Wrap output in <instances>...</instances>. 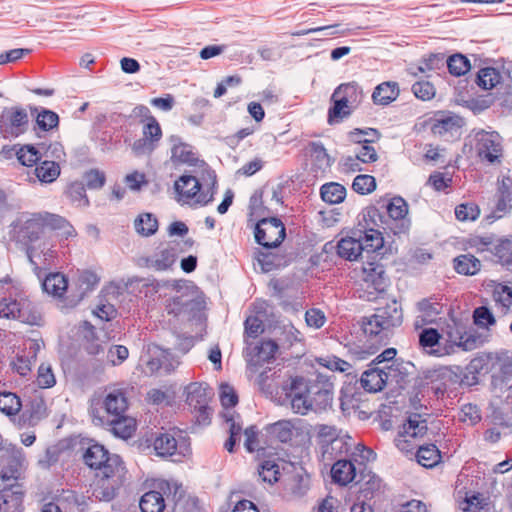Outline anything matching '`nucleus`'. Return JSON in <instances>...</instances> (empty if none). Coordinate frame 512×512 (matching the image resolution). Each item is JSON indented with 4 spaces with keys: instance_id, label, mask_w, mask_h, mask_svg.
Returning a JSON list of instances; mask_svg holds the SVG:
<instances>
[{
    "instance_id": "5701e85b",
    "label": "nucleus",
    "mask_w": 512,
    "mask_h": 512,
    "mask_svg": "<svg viewBox=\"0 0 512 512\" xmlns=\"http://www.w3.org/2000/svg\"><path fill=\"white\" fill-rule=\"evenodd\" d=\"M103 407L107 418L125 414L128 408V402L124 392L121 390L109 392L103 400Z\"/></svg>"
},
{
    "instance_id": "de8ad7c7",
    "label": "nucleus",
    "mask_w": 512,
    "mask_h": 512,
    "mask_svg": "<svg viewBox=\"0 0 512 512\" xmlns=\"http://www.w3.org/2000/svg\"><path fill=\"white\" fill-rule=\"evenodd\" d=\"M19 162L24 166H33L41 160V150L33 145H25L16 151Z\"/></svg>"
},
{
    "instance_id": "20e7f679",
    "label": "nucleus",
    "mask_w": 512,
    "mask_h": 512,
    "mask_svg": "<svg viewBox=\"0 0 512 512\" xmlns=\"http://www.w3.org/2000/svg\"><path fill=\"white\" fill-rule=\"evenodd\" d=\"M30 119L27 110L21 106L4 107L0 112V138L16 139L29 128Z\"/></svg>"
},
{
    "instance_id": "3c124183",
    "label": "nucleus",
    "mask_w": 512,
    "mask_h": 512,
    "mask_svg": "<svg viewBox=\"0 0 512 512\" xmlns=\"http://www.w3.org/2000/svg\"><path fill=\"white\" fill-rule=\"evenodd\" d=\"M493 298L504 310L512 305V284H497L493 291Z\"/></svg>"
},
{
    "instance_id": "4468645a",
    "label": "nucleus",
    "mask_w": 512,
    "mask_h": 512,
    "mask_svg": "<svg viewBox=\"0 0 512 512\" xmlns=\"http://www.w3.org/2000/svg\"><path fill=\"white\" fill-rule=\"evenodd\" d=\"M169 142L171 144V162L174 164L197 165L199 160L191 145L185 143L177 135L170 136Z\"/></svg>"
},
{
    "instance_id": "58836bf2",
    "label": "nucleus",
    "mask_w": 512,
    "mask_h": 512,
    "mask_svg": "<svg viewBox=\"0 0 512 512\" xmlns=\"http://www.w3.org/2000/svg\"><path fill=\"white\" fill-rule=\"evenodd\" d=\"M417 462L424 467L435 466L441 458L440 451L434 444L419 446L416 453Z\"/></svg>"
},
{
    "instance_id": "6ab92c4d",
    "label": "nucleus",
    "mask_w": 512,
    "mask_h": 512,
    "mask_svg": "<svg viewBox=\"0 0 512 512\" xmlns=\"http://www.w3.org/2000/svg\"><path fill=\"white\" fill-rule=\"evenodd\" d=\"M417 309L419 315L415 321L416 327L434 323L437 317L442 313V305L432 298L423 299L418 302Z\"/></svg>"
},
{
    "instance_id": "09e8293b",
    "label": "nucleus",
    "mask_w": 512,
    "mask_h": 512,
    "mask_svg": "<svg viewBox=\"0 0 512 512\" xmlns=\"http://www.w3.org/2000/svg\"><path fill=\"white\" fill-rule=\"evenodd\" d=\"M445 62L449 72L455 76L464 75L470 70L469 60L461 54L452 55Z\"/></svg>"
},
{
    "instance_id": "f704fd0d",
    "label": "nucleus",
    "mask_w": 512,
    "mask_h": 512,
    "mask_svg": "<svg viewBox=\"0 0 512 512\" xmlns=\"http://www.w3.org/2000/svg\"><path fill=\"white\" fill-rule=\"evenodd\" d=\"M43 289L53 296H62L67 290L68 281L61 273H52L43 281Z\"/></svg>"
},
{
    "instance_id": "c9c22d12",
    "label": "nucleus",
    "mask_w": 512,
    "mask_h": 512,
    "mask_svg": "<svg viewBox=\"0 0 512 512\" xmlns=\"http://www.w3.org/2000/svg\"><path fill=\"white\" fill-rule=\"evenodd\" d=\"M139 506L142 512H163L164 497L158 491H149L141 497Z\"/></svg>"
},
{
    "instance_id": "4c0bfd02",
    "label": "nucleus",
    "mask_w": 512,
    "mask_h": 512,
    "mask_svg": "<svg viewBox=\"0 0 512 512\" xmlns=\"http://www.w3.org/2000/svg\"><path fill=\"white\" fill-rule=\"evenodd\" d=\"M37 178L44 183L55 181L60 175V166L56 161L43 160L35 168Z\"/></svg>"
},
{
    "instance_id": "6e6d98bb",
    "label": "nucleus",
    "mask_w": 512,
    "mask_h": 512,
    "mask_svg": "<svg viewBox=\"0 0 512 512\" xmlns=\"http://www.w3.org/2000/svg\"><path fill=\"white\" fill-rule=\"evenodd\" d=\"M256 350V362H266L272 359L278 350V344L273 340H264L258 346Z\"/></svg>"
},
{
    "instance_id": "a878e982",
    "label": "nucleus",
    "mask_w": 512,
    "mask_h": 512,
    "mask_svg": "<svg viewBox=\"0 0 512 512\" xmlns=\"http://www.w3.org/2000/svg\"><path fill=\"white\" fill-rule=\"evenodd\" d=\"M362 330L369 339H375L376 342L384 341L389 335L388 329L384 328V324L380 321L376 313L363 319Z\"/></svg>"
},
{
    "instance_id": "393cba45",
    "label": "nucleus",
    "mask_w": 512,
    "mask_h": 512,
    "mask_svg": "<svg viewBox=\"0 0 512 512\" xmlns=\"http://www.w3.org/2000/svg\"><path fill=\"white\" fill-rule=\"evenodd\" d=\"M376 315L384 324V328H387L388 331L392 327L401 325L403 320L402 309L398 302L395 300L388 303L385 307L378 309Z\"/></svg>"
},
{
    "instance_id": "9b49d317",
    "label": "nucleus",
    "mask_w": 512,
    "mask_h": 512,
    "mask_svg": "<svg viewBox=\"0 0 512 512\" xmlns=\"http://www.w3.org/2000/svg\"><path fill=\"white\" fill-rule=\"evenodd\" d=\"M162 137L161 127L156 118H151L150 123H145L142 128V138L134 141L132 152L135 156L151 154L157 147Z\"/></svg>"
},
{
    "instance_id": "6e6552de",
    "label": "nucleus",
    "mask_w": 512,
    "mask_h": 512,
    "mask_svg": "<svg viewBox=\"0 0 512 512\" xmlns=\"http://www.w3.org/2000/svg\"><path fill=\"white\" fill-rule=\"evenodd\" d=\"M156 454L160 457H184L189 453L190 447L183 436L175 437V432L160 433L153 442Z\"/></svg>"
},
{
    "instance_id": "cd10ccee",
    "label": "nucleus",
    "mask_w": 512,
    "mask_h": 512,
    "mask_svg": "<svg viewBox=\"0 0 512 512\" xmlns=\"http://www.w3.org/2000/svg\"><path fill=\"white\" fill-rule=\"evenodd\" d=\"M335 248L337 249V254L341 258L349 261H354L359 257H363L362 255L364 253L362 244L359 243L358 239L352 237L342 238L338 241Z\"/></svg>"
},
{
    "instance_id": "0eeeda50",
    "label": "nucleus",
    "mask_w": 512,
    "mask_h": 512,
    "mask_svg": "<svg viewBox=\"0 0 512 512\" xmlns=\"http://www.w3.org/2000/svg\"><path fill=\"white\" fill-rule=\"evenodd\" d=\"M255 240L265 248H276L286 236L285 226L280 219L263 218L256 224Z\"/></svg>"
},
{
    "instance_id": "ddd939ff",
    "label": "nucleus",
    "mask_w": 512,
    "mask_h": 512,
    "mask_svg": "<svg viewBox=\"0 0 512 512\" xmlns=\"http://www.w3.org/2000/svg\"><path fill=\"white\" fill-rule=\"evenodd\" d=\"M392 372V366L370 368L363 372L361 385L368 392H378L384 388Z\"/></svg>"
},
{
    "instance_id": "473e14b6",
    "label": "nucleus",
    "mask_w": 512,
    "mask_h": 512,
    "mask_svg": "<svg viewBox=\"0 0 512 512\" xmlns=\"http://www.w3.org/2000/svg\"><path fill=\"white\" fill-rule=\"evenodd\" d=\"M357 483L361 484L360 493L365 499L372 498L381 488V479L370 471L367 473L364 470L361 471Z\"/></svg>"
},
{
    "instance_id": "7ed1b4c3",
    "label": "nucleus",
    "mask_w": 512,
    "mask_h": 512,
    "mask_svg": "<svg viewBox=\"0 0 512 512\" xmlns=\"http://www.w3.org/2000/svg\"><path fill=\"white\" fill-rule=\"evenodd\" d=\"M0 317L29 325H39L41 322L40 313L19 290L0 300Z\"/></svg>"
},
{
    "instance_id": "a19ab883",
    "label": "nucleus",
    "mask_w": 512,
    "mask_h": 512,
    "mask_svg": "<svg viewBox=\"0 0 512 512\" xmlns=\"http://www.w3.org/2000/svg\"><path fill=\"white\" fill-rule=\"evenodd\" d=\"M358 240L363 246V252L366 254L375 253L377 250L381 249L384 244L381 233L374 229L365 231L364 235Z\"/></svg>"
},
{
    "instance_id": "79ce46f5",
    "label": "nucleus",
    "mask_w": 512,
    "mask_h": 512,
    "mask_svg": "<svg viewBox=\"0 0 512 512\" xmlns=\"http://www.w3.org/2000/svg\"><path fill=\"white\" fill-rule=\"evenodd\" d=\"M501 75L498 70L492 67L481 69L477 75V84L479 87L490 90L500 83Z\"/></svg>"
},
{
    "instance_id": "338daca9",
    "label": "nucleus",
    "mask_w": 512,
    "mask_h": 512,
    "mask_svg": "<svg viewBox=\"0 0 512 512\" xmlns=\"http://www.w3.org/2000/svg\"><path fill=\"white\" fill-rule=\"evenodd\" d=\"M21 470V460L17 457H11L1 471V478L3 481L17 480L20 477Z\"/></svg>"
},
{
    "instance_id": "8fccbe9b",
    "label": "nucleus",
    "mask_w": 512,
    "mask_h": 512,
    "mask_svg": "<svg viewBox=\"0 0 512 512\" xmlns=\"http://www.w3.org/2000/svg\"><path fill=\"white\" fill-rule=\"evenodd\" d=\"M21 408L20 399L11 392L0 393V411L6 415H14Z\"/></svg>"
},
{
    "instance_id": "f03ea898",
    "label": "nucleus",
    "mask_w": 512,
    "mask_h": 512,
    "mask_svg": "<svg viewBox=\"0 0 512 512\" xmlns=\"http://www.w3.org/2000/svg\"><path fill=\"white\" fill-rule=\"evenodd\" d=\"M201 162L202 177L198 179L192 175H182L175 181L174 188L184 203L195 199V202L206 205L213 200L216 185L215 172L204 161Z\"/></svg>"
},
{
    "instance_id": "412c9836",
    "label": "nucleus",
    "mask_w": 512,
    "mask_h": 512,
    "mask_svg": "<svg viewBox=\"0 0 512 512\" xmlns=\"http://www.w3.org/2000/svg\"><path fill=\"white\" fill-rule=\"evenodd\" d=\"M311 171L315 177H322L331 166V159L321 143L310 144Z\"/></svg>"
},
{
    "instance_id": "2eb2a0df",
    "label": "nucleus",
    "mask_w": 512,
    "mask_h": 512,
    "mask_svg": "<svg viewBox=\"0 0 512 512\" xmlns=\"http://www.w3.org/2000/svg\"><path fill=\"white\" fill-rule=\"evenodd\" d=\"M387 213L396 221L395 234L406 233L410 228V220L407 218L408 204L402 197L392 198L387 205Z\"/></svg>"
},
{
    "instance_id": "1a4fd4ad",
    "label": "nucleus",
    "mask_w": 512,
    "mask_h": 512,
    "mask_svg": "<svg viewBox=\"0 0 512 512\" xmlns=\"http://www.w3.org/2000/svg\"><path fill=\"white\" fill-rule=\"evenodd\" d=\"M475 150L477 155L489 163L496 162L502 153L501 137L496 132H486L484 130L475 133Z\"/></svg>"
},
{
    "instance_id": "ea45409f",
    "label": "nucleus",
    "mask_w": 512,
    "mask_h": 512,
    "mask_svg": "<svg viewBox=\"0 0 512 512\" xmlns=\"http://www.w3.org/2000/svg\"><path fill=\"white\" fill-rule=\"evenodd\" d=\"M318 435L323 438L325 442H330L332 450L342 451L343 448L347 451V442L343 438H338L337 429L330 425H319Z\"/></svg>"
},
{
    "instance_id": "423d86ee",
    "label": "nucleus",
    "mask_w": 512,
    "mask_h": 512,
    "mask_svg": "<svg viewBox=\"0 0 512 512\" xmlns=\"http://www.w3.org/2000/svg\"><path fill=\"white\" fill-rule=\"evenodd\" d=\"M427 429V422L420 414L410 415L395 438L396 447L402 452H411L416 447L413 441L422 438Z\"/></svg>"
},
{
    "instance_id": "aec40b11",
    "label": "nucleus",
    "mask_w": 512,
    "mask_h": 512,
    "mask_svg": "<svg viewBox=\"0 0 512 512\" xmlns=\"http://www.w3.org/2000/svg\"><path fill=\"white\" fill-rule=\"evenodd\" d=\"M356 470L352 460L340 459L331 468L332 480L341 486H346L357 478Z\"/></svg>"
},
{
    "instance_id": "13d9d810",
    "label": "nucleus",
    "mask_w": 512,
    "mask_h": 512,
    "mask_svg": "<svg viewBox=\"0 0 512 512\" xmlns=\"http://www.w3.org/2000/svg\"><path fill=\"white\" fill-rule=\"evenodd\" d=\"M500 199L498 209L504 210L512 207V178L504 177L499 187Z\"/></svg>"
},
{
    "instance_id": "c85d7f7f",
    "label": "nucleus",
    "mask_w": 512,
    "mask_h": 512,
    "mask_svg": "<svg viewBox=\"0 0 512 512\" xmlns=\"http://www.w3.org/2000/svg\"><path fill=\"white\" fill-rule=\"evenodd\" d=\"M55 254V250H53L52 246L47 242H43L38 245H30L27 249V256L30 262L35 266H38L39 264L37 259L41 260L44 265H50Z\"/></svg>"
},
{
    "instance_id": "49530a36",
    "label": "nucleus",
    "mask_w": 512,
    "mask_h": 512,
    "mask_svg": "<svg viewBox=\"0 0 512 512\" xmlns=\"http://www.w3.org/2000/svg\"><path fill=\"white\" fill-rule=\"evenodd\" d=\"M310 389H314L312 391V400L314 402V409H325L327 406L331 405L333 396L332 392L328 388H321L318 384L310 385Z\"/></svg>"
},
{
    "instance_id": "c756f323",
    "label": "nucleus",
    "mask_w": 512,
    "mask_h": 512,
    "mask_svg": "<svg viewBox=\"0 0 512 512\" xmlns=\"http://www.w3.org/2000/svg\"><path fill=\"white\" fill-rule=\"evenodd\" d=\"M334 97H341L354 108L362 101L363 93L361 87L356 82L344 83L336 88Z\"/></svg>"
},
{
    "instance_id": "69168bd1",
    "label": "nucleus",
    "mask_w": 512,
    "mask_h": 512,
    "mask_svg": "<svg viewBox=\"0 0 512 512\" xmlns=\"http://www.w3.org/2000/svg\"><path fill=\"white\" fill-rule=\"evenodd\" d=\"M270 433L280 442L286 443L292 439L293 430L289 421H279L271 425Z\"/></svg>"
},
{
    "instance_id": "f3484780",
    "label": "nucleus",
    "mask_w": 512,
    "mask_h": 512,
    "mask_svg": "<svg viewBox=\"0 0 512 512\" xmlns=\"http://www.w3.org/2000/svg\"><path fill=\"white\" fill-rule=\"evenodd\" d=\"M97 470V478L120 485L123 483L125 467L118 455L112 454Z\"/></svg>"
},
{
    "instance_id": "bf43d9fd",
    "label": "nucleus",
    "mask_w": 512,
    "mask_h": 512,
    "mask_svg": "<svg viewBox=\"0 0 512 512\" xmlns=\"http://www.w3.org/2000/svg\"><path fill=\"white\" fill-rule=\"evenodd\" d=\"M448 338L450 343L462 348L464 351L473 350L476 347V339L473 336L466 333L462 334L458 330L455 333L449 332Z\"/></svg>"
},
{
    "instance_id": "f8f14e48",
    "label": "nucleus",
    "mask_w": 512,
    "mask_h": 512,
    "mask_svg": "<svg viewBox=\"0 0 512 512\" xmlns=\"http://www.w3.org/2000/svg\"><path fill=\"white\" fill-rule=\"evenodd\" d=\"M176 260L177 249L167 246L157 249L149 256L139 258L138 265L156 272H164L172 269Z\"/></svg>"
},
{
    "instance_id": "f257e3e1",
    "label": "nucleus",
    "mask_w": 512,
    "mask_h": 512,
    "mask_svg": "<svg viewBox=\"0 0 512 512\" xmlns=\"http://www.w3.org/2000/svg\"><path fill=\"white\" fill-rule=\"evenodd\" d=\"M47 230L57 231L66 239L76 235L74 227L64 217L49 212L31 214L21 222L18 235L32 244L44 238Z\"/></svg>"
},
{
    "instance_id": "37998d69",
    "label": "nucleus",
    "mask_w": 512,
    "mask_h": 512,
    "mask_svg": "<svg viewBox=\"0 0 512 512\" xmlns=\"http://www.w3.org/2000/svg\"><path fill=\"white\" fill-rule=\"evenodd\" d=\"M120 486V484H115L98 478L93 488V496L101 501H110L115 497L116 490Z\"/></svg>"
},
{
    "instance_id": "603ef678",
    "label": "nucleus",
    "mask_w": 512,
    "mask_h": 512,
    "mask_svg": "<svg viewBox=\"0 0 512 512\" xmlns=\"http://www.w3.org/2000/svg\"><path fill=\"white\" fill-rule=\"evenodd\" d=\"M461 119L453 116H446L436 120L433 124L432 131L434 134L443 135L452 132L460 127Z\"/></svg>"
},
{
    "instance_id": "a211bd4d",
    "label": "nucleus",
    "mask_w": 512,
    "mask_h": 512,
    "mask_svg": "<svg viewBox=\"0 0 512 512\" xmlns=\"http://www.w3.org/2000/svg\"><path fill=\"white\" fill-rule=\"evenodd\" d=\"M363 280L367 287H372L377 292L386 289L388 279L383 265L376 262H367L363 266Z\"/></svg>"
},
{
    "instance_id": "4be33fe9",
    "label": "nucleus",
    "mask_w": 512,
    "mask_h": 512,
    "mask_svg": "<svg viewBox=\"0 0 512 512\" xmlns=\"http://www.w3.org/2000/svg\"><path fill=\"white\" fill-rule=\"evenodd\" d=\"M440 339L441 335L437 329L425 328L419 334V345L427 354L440 357L448 354L445 349H440Z\"/></svg>"
},
{
    "instance_id": "b1692460",
    "label": "nucleus",
    "mask_w": 512,
    "mask_h": 512,
    "mask_svg": "<svg viewBox=\"0 0 512 512\" xmlns=\"http://www.w3.org/2000/svg\"><path fill=\"white\" fill-rule=\"evenodd\" d=\"M106 424L110 427L114 435L123 439L131 437L136 429L135 420L125 414L106 418Z\"/></svg>"
},
{
    "instance_id": "680f3d73",
    "label": "nucleus",
    "mask_w": 512,
    "mask_h": 512,
    "mask_svg": "<svg viewBox=\"0 0 512 512\" xmlns=\"http://www.w3.org/2000/svg\"><path fill=\"white\" fill-rule=\"evenodd\" d=\"M68 197L79 205L88 206L89 200L86 196L85 185L82 182H72L66 191Z\"/></svg>"
},
{
    "instance_id": "a18cd8bd",
    "label": "nucleus",
    "mask_w": 512,
    "mask_h": 512,
    "mask_svg": "<svg viewBox=\"0 0 512 512\" xmlns=\"http://www.w3.org/2000/svg\"><path fill=\"white\" fill-rule=\"evenodd\" d=\"M493 251L501 265L512 271V239L501 240Z\"/></svg>"
},
{
    "instance_id": "0e129e2a",
    "label": "nucleus",
    "mask_w": 512,
    "mask_h": 512,
    "mask_svg": "<svg viewBox=\"0 0 512 512\" xmlns=\"http://www.w3.org/2000/svg\"><path fill=\"white\" fill-rule=\"evenodd\" d=\"M36 123L41 130L48 131L54 127H57L59 123V117L55 112L48 109H43L38 113L36 117Z\"/></svg>"
},
{
    "instance_id": "e433bc0d",
    "label": "nucleus",
    "mask_w": 512,
    "mask_h": 512,
    "mask_svg": "<svg viewBox=\"0 0 512 512\" xmlns=\"http://www.w3.org/2000/svg\"><path fill=\"white\" fill-rule=\"evenodd\" d=\"M454 268L459 274L475 275L480 271L481 262L471 254H464L454 259Z\"/></svg>"
},
{
    "instance_id": "9d476101",
    "label": "nucleus",
    "mask_w": 512,
    "mask_h": 512,
    "mask_svg": "<svg viewBox=\"0 0 512 512\" xmlns=\"http://www.w3.org/2000/svg\"><path fill=\"white\" fill-rule=\"evenodd\" d=\"M212 389L204 383H191L186 387V402L199 413L198 420L205 421L209 417L208 402Z\"/></svg>"
},
{
    "instance_id": "c03bdc74",
    "label": "nucleus",
    "mask_w": 512,
    "mask_h": 512,
    "mask_svg": "<svg viewBox=\"0 0 512 512\" xmlns=\"http://www.w3.org/2000/svg\"><path fill=\"white\" fill-rule=\"evenodd\" d=\"M464 505V512H496L492 503L480 495L466 498Z\"/></svg>"
},
{
    "instance_id": "7c9ffc66",
    "label": "nucleus",
    "mask_w": 512,
    "mask_h": 512,
    "mask_svg": "<svg viewBox=\"0 0 512 512\" xmlns=\"http://www.w3.org/2000/svg\"><path fill=\"white\" fill-rule=\"evenodd\" d=\"M111 456L109 452L100 444H92L84 454V461L90 467L98 469Z\"/></svg>"
},
{
    "instance_id": "5fc2aeb1",
    "label": "nucleus",
    "mask_w": 512,
    "mask_h": 512,
    "mask_svg": "<svg viewBox=\"0 0 512 512\" xmlns=\"http://www.w3.org/2000/svg\"><path fill=\"white\" fill-rule=\"evenodd\" d=\"M99 281L100 278L98 277V275L90 270L81 271L77 277V284L80 290L82 291V294H85L95 289Z\"/></svg>"
},
{
    "instance_id": "e2e57ef3",
    "label": "nucleus",
    "mask_w": 512,
    "mask_h": 512,
    "mask_svg": "<svg viewBox=\"0 0 512 512\" xmlns=\"http://www.w3.org/2000/svg\"><path fill=\"white\" fill-rule=\"evenodd\" d=\"M37 384L40 388H51L56 384V378L50 364L42 363L38 368Z\"/></svg>"
},
{
    "instance_id": "dca6fc26",
    "label": "nucleus",
    "mask_w": 512,
    "mask_h": 512,
    "mask_svg": "<svg viewBox=\"0 0 512 512\" xmlns=\"http://www.w3.org/2000/svg\"><path fill=\"white\" fill-rule=\"evenodd\" d=\"M24 491L19 485L0 489V512H23Z\"/></svg>"
},
{
    "instance_id": "774afa93",
    "label": "nucleus",
    "mask_w": 512,
    "mask_h": 512,
    "mask_svg": "<svg viewBox=\"0 0 512 512\" xmlns=\"http://www.w3.org/2000/svg\"><path fill=\"white\" fill-rule=\"evenodd\" d=\"M279 466L273 461H264L259 470V476L264 482L273 484L278 481Z\"/></svg>"
},
{
    "instance_id": "39448f33",
    "label": "nucleus",
    "mask_w": 512,
    "mask_h": 512,
    "mask_svg": "<svg viewBox=\"0 0 512 512\" xmlns=\"http://www.w3.org/2000/svg\"><path fill=\"white\" fill-rule=\"evenodd\" d=\"M310 384L303 377H291L284 385L283 391L290 400L292 410L300 415H306L314 409Z\"/></svg>"
},
{
    "instance_id": "4d7b16f0",
    "label": "nucleus",
    "mask_w": 512,
    "mask_h": 512,
    "mask_svg": "<svg viewBox=\"0 0 512 512\" xmlns=\"http://www.w3.org/2000/svg\"><path fill=\"white\" fill-rule=\"evenodd\" d=\"M352 188L359 194H369L376 188L375 178L366 174L358 175L352 183Z\"/></svg>"
},
{
    "instance_id": "72a5a7b5",
    "label": "nucleus",
    "mask_w": 512,
    "mask_h": 512,
    "mask_svg": "<svg viewBox=\"0 0 512 512\" xmlns=\"http://www.w3.org/2000/svg\"><path fill=\"white\" fill-rule=\"evenodd\" d=\"M134 227L138 234L149 237L157 232L158 220L151 213H142L135 219Z\"/></svg>"
},
{
    "instance_id": "bb28decb",
    "label": "nucleus",
    "mask_w": 512,
    "mask_h": 512,
    "mask_svg": "<svg viewBox=\"0 0 512 512\" xmlns=\"http://www.w3.org/2000/svg\"><path fill=\"white\" fill-rule=\"evenodd\" d=\"M399 86L396 82H383L373 91L372 99L377 105H388L399 96Z\"/></svg>"
},
{
    "instance_id": "864d4df0",
    "label": "nucleus",
    "mask_w": 512,
    "mask_h": 512,
    "mask_svg": "<svg viewBox=\"0 0 512 512\" xmlns=\"http://www.w3.org/2000/svg\"><path fill=\"white\" fill-rule=\"evenodd\" d=\"M332 101L334 102L333 107L329 110V122H332L334 119H342L348 115H350L351 111L354 107L344 99L339 97H334L332 95Z\"/></svg>"
},
{
    "instance_id": "2f4dec72",
    "label": "nucleus",
    "mask_w": 512,
    "mask_h": 512,
    "mask_svg": "<svg viewBox=\"0 0 512 512\" xmlns=\"http://www.w3.org/2000/svg\"><path fill=\"white\" fill-rule=\"evenodd\" d=\"M320 194L324 202L329 204H339L343 202L346 197V189L339 183L331 182L322 185Z\"/></svg>"
},
{
    "instance_id": "052dcab7",
    "label": "nucleus",
    "mask_w": 512,
    "mask_h": 512,
    "mask_svg": "<svg viewBox=\"0 0 512 512\" xmlns=\"http://www.w3.org/2000/svg\"><path fill=\"white\" fill-rule=\"evenodd\" d=\"M39 148L41 150V158L44 157L45 160L58 163L65 156L64 148L59 142L50 143L49 145L41 144Z\"/></svg>"
}]
</instances>
